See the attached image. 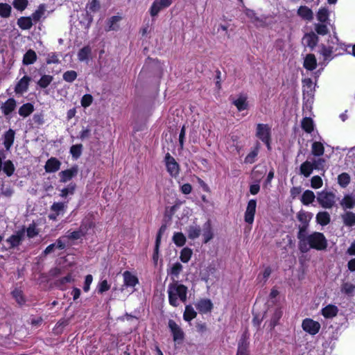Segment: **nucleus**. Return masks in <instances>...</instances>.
Here are the masks:
<instances>
[{
  "label": "nucleus",
  "instance_id": "38",
  "mask_svg": "<svg viewBox=\"0 0 355 355\" xmlns=\"http://www.w3.org/2000/svg\"><path fill=\"white\" fill-rule=\"evenodd\" d=\"M197 315V313L191 305H187L183 315L184 320L189 322Z\"/></svg>",
  "mask_w": 355,
  "mask_h": 355
},
{
  "label": "nucleus",
  "instance_id": "20",
  "mask_svg": "<svg viewBox=\"0 0 355 355\" xmlns=\"http://www.w3.org/2000/svg\"><path fill=\"white\" fill-rule=\"evenodd\" d=\"M246 16L251 20V21L257 26H263L265 25V21L257 17L255 12L250 9H246L245 10Z\"/></svg>",
  "mask_w": 355,
  "mask_h": 355
},
{
  "label": "nucleus",
  "instance_id": "59",
  "mask_svg": "<svg viewBox=\"0 0 355 355\" xmlns=\"http://www.w3.org/2000/svg\"><path fill=\"white\" fill-rule=\"evenodd\" d=\"M83 20L80 21V23L83 24L85 28H88L93 21V17L87 10L83 15Z\"/></svg>",
  "mask_w": 355,
  "mask_h": 355
},
{
  "label": "nucleus",
  "instance_id": "15",
  "mask_svg": "<svg viewBox=\"0 0 355 355\" xmlns=\"http://www.w3.org/2000/svg\"><path fill=\"white\" fill-rule=\"evenodd\" d=\"M61 166V162L55 157H51L49 159L44 166V169L46 173H55L58 171Z\"/></svg>",
  "mask_w": 355,
  "mask_h": 355
},
{
  "label": "nucleus",
  "instance_id": "17",
  "mask_svg": "<svg viewBox=\"0 0 355 355\" xmlns=\"http://www.w3.org/2000/svg\"><path fill=\"white\" fill-rule=\"evenodd\" d=\"M16 106V101L10 98L1 105V110L5 116H8L15 110Z\"/></svg>",
  "mask_w": 355,
  "mask_h": 355
},
{
  "label": "nucleus",
  "instance_id": "40",
  "mask_svg": "<svg viewBox=\"0 0 355 355\" xmlns=\"http://www.w3.org/2000/svg\"><path fill=\"white\" fill-rule=\"evenodd\" d=\"M302 128L307 133H311L313 130V121L310 117H305L302 121Z\"/></svg>",
  "mask_w": 355,
  "mask_h": 355
},
{
  "label": "nucleus",
  "instance_id": "47",
  "mask_svg": "<svg viewBox=\"0 0 355 355\" xmlns=\"http://www.w3.org/2000/svg\"><path fill=\"white\" fill-rule=\"evenodd\" d=\"M82 152L83 145L80 144L73 145L70 148V153L74 159H78L80 157Z\"/></svg>",
  "mask_w": 355,
  "mask_h": 355
},
{
  "label": "nucleus",
  "instance_id": "41",
  "mask_svg": "<svg viewBox=\"0 0 355 355\" xmlns=\"http://www.w3.org/2000/svg\"><path fill=\"white\" fill-rule=\"evenodd\" d=\"M351 177L347 173H342L338 176V183L342 188H345L350 183Z\"/></svg>",
  "mask_w": 355,
  "mask_h": 355
},
{
  "label": "nucleus",
  "instance_id": "32",
  "mask_svg": "<svg viewBox=\"0 0 355 355\" xmlns=\"http://www.w3.org/2000/svg\"><path fill=\"white\" fill-rule=\"evenodd\" d=\"M338 309L335 305L329 304L322 310V313L324 318H331L336 316L338 313Z\"/></svg>",
  "mask_w": 355,
  "mask_h": 355
},
{
  "label": "nucleus",
  "instance_id": "53",
  "mask_svg": "<svg viewBox=\"0 0 355 355\" xmlns=\"http://www.w3.org/2000/svg\"><path fill=\"white\" fill-rule=\"evenodd\" d=\"M233 103L239 111L245 110L248 106L246 98L243 96H240L238 99L234 101Z\"/></svg>",
  "mask_w": 355,
  "mask_h": 355
},
{
  "label": "nucleus",
  "instance_id": "3",
  "mask_svg": "<svg viewBox=\"0 0 355 355\" xmlns=\"http://www.w3.org/2000/svg\"><path fill=\"white\" fill-rule=\"evenodd\" d=\"M316 199L319 205L324 209H331L336 203V195L325 190L318 192Z\"/></svg>",
  "mask_w": 355,
  "mask_h": 355
},
{
  "label": "nucleus",
  "instance_id": "33",
  "mask_svg": "<svg viewBox=\"0 0 355 355\" xmlns=\"http://www.w3.org/2000/svg\"><path fill=\"white\" fill-rule=\"evenodd\" d=\"M168 6H163L162 2L159 0H155L150 8V15L151 17H155L157 16L158 13L164 8H166Z\"/></svg>",
  "mask_w": 355,
  "mask_h": 355
},
{
  "label": "nucleus",
  "instance_id": "50",
  "mask_svg": "<svg viewBox=\"0 0 355 355\" xmlns=\"http://www.w3.org/2000/svg\"><path fill=\"white\" fill-rule=\"evenodd\" d=\"M329 10L327 8H322L319 9L317 13V19L322 23H325L329 19Z\"/></svg>",
  "mask_w": 355,
  "mask_h": 355
},
{
  "label": "nucleus",
  "instance_id": "43",
  "mask_svg": "<svg viewBox=\"0 0 355 355\" xmlns=\"http://www.w3.org/2000/svg\"><path fill=\"white\" fill-rule=\"evenodd\" d=\"M314 30L316 35H325L329 32V30L324 23H316L314 24Z\"/></svg>",
  "mask_w": 355,
  "mask_h": 355
},
{
  "label": "nucleus",
  "instance_id": "1",
  "mask_svg": "<svg viewBox=\"0 0 355 355\" xmlns=\"http://www.w3.org/2000/svg\"><path fill=\"white\" fill-rule=\"evenodd\" d=\"M187 291L188 288L186 286L173 279V282L171 283L168 286L169 304L174 307H177L179 306L178 299L183 303H185Z\"/></svg>",
  "mask_w": 355,
  "mask_h": 355
},
{
  "label": "nucleus",
  "instance_id": "45",
  "mask_svg": "<svg viewBox=\"0 0 355 355\" xmlns=\"http://www.w3.org/2000/svg\"><path fill=\"white\" fill-rule=\"evenodd\" d=\"M193 254V251L191 248L186 247L184 248L180 252V259L183 263H187Z\"/></svg>",
  "mask_w": 355,
  "mask_h": 355
},
{
  "label": "nucleus",
  "instance_id": "8",
  "mask_svg": "<svg viewBox=\"0 0 355 355\" xmlns=\"http://www.w3.org/2000/svg\"><path fill=\"white\" fill-rule=\"evenodd\" d=\"M78 171L79 168L78 165H73L69 169L60 171L58 174L60 182L66 183L70 181L78 175Z\"/></svg>",
  "mask_w": 355,
  "mask_h": 355
},
{
  "label": "nucleus",
  "instance_id": "4",
  "mask_svg": "<svg viewBox=\"0 0 355 355\" xmlns=\"http://www.w3.org/2000/svg\"><path fill=\"white\" fill-rule=\"evenodd\" d=\"M168 328L172 334L173 341L178 344L182 343L184 339V333L181 327L173 320H169Z\"/></svg>",
  "mask_w": 355,
  "mask_h": 355
},
{
  "label": "nucleus",
  "instance_id": "61",
  "mask_svg": "<svg viewBox=\"0 0 355 355\" xmlns=\"http://www.w3.org/2000/svg\"><path fill=\"white\" fill-rule=\"evenodd\" d=\"M77 73L75 71H67L63 74V79L68 83H72L77 78Z\"/></svg>",
  "mask_w": 355,
  "mask_h": 355
},
{
  "label": "nucleus",
  "instance_id": "58",
  "mask_svg": "<svg viewBox=\"0 0 355 355\" xmlns=\"http://www.w3.org/2000/svg\"><path fill=\"white\" fill-rule=\"evenodd\" d=\"M12 295L19 304L21 305L25 303V300L21 290L15 289L12 292Z\"/></svg>",
  "mask_w": 355,
  "mask_h": 355
},
{
  "label": "nucleus",
  "instance_id": "26",
  "mask_svg": "<svg viewBox=\"0 0 355 355\" xmlns=\"http://www.w3.org/2000/svg\"><path fill=\"white\" fill-rule=\"evenodd\" d=\"M317 66L316 58L313 54H307L304 61V67L307 70L312 71Z\"/></svg>",
  "mask_w": 355,
  "mask_h": 355
},
{
  "label": "nucleus",
  "instance_id": "6",
  "mask_svg": "<svg viewBox=\"0 0 355 355\" xmlns=\"http://www.w3.org/2000/svg\"><path fill=\"white\" fill-rule=\"evenodd\" d=\"M302 327L309 334L315 335L320 329V324L311 318H306L302 321Z\"/></svg>",
  "mask_w": 355,
  "mask_h": 355
},
{
  "label": "nucleus",
  "instance_id": "9",
  "mask_svg": "<svg viewBox=\"0 0 355 355\" xmlns=\"http://www.w3.org/2000/svg\"><path fill=\"white\" fill-rule=\"evenodd\" d=\"M256 136L261 141H267L271 137V128L268 124L258 123L257 125Z\"/></svg>",
  "mask_w": 355,
  "mask_h": 355
},
{
  "label": "nucleus",
  "instance_id": "42",
  "mask_svg": "<svg viewBox=\"0 0 355 355\" xmlns=\"http://www.w3.org/2000/svg\"><path fill=\"white\" fill-rule=\"evenodd\" d=\"M92 53V49L89 46H85L78 53V58L80 61L87 60Z\"/></svg>",
  "mask_w": 355,
  "mask_h": 355
},
{
  "label": "nucleus",
  "instance_id": "56",
  "mask_svg": "<svg viewBox=\"0 0 355 355\" xmlns=\"http://www.w3.org/2000/svg\"><path fill=\"white\" fill-rule=\"evenodd\" d=\"M28 4V0H13L12 5L15 8L19 11L24 10Z\"/></svg>",
  "mask_w": 355,
  "mask_h": 355
},
{
  "label": "nucleus",
  "instance_id": "51",
  "mask_svg": "<svg viewBox=\"0 0 355 355\" xmlns=\"http://www.w3.org/2000/svg\"><path fill=\"white\" fill-rule=\"evenodd\" d=\"M53 78L50 75H43L37 82L38 85L42 88L47 87L52 82Z\"/></svg>",
  "mask_w": 355,
  "mask_h": 355
},
{
  "label": "nucleus",
  "instance_id": "60",
  "mask_svg": "<svg viewBox=\"0 0 355 355\" xmlns=\"http://www.w3.org/2000/svg\"><path fill=\"white\" fill-rule=\"evenodd\" d=\"M121 19L120 16H112L107 20V31H114L116 29L115 24Z\"/></svg>",
  "mask_w": 355,
  "mask_h": 355
},
{
  "label": "nucleus",
  "instance_id": "14",
  "mask_svg": "<svg viewBox=\"0 0 355 355\" xmlns=\"http://www.w3.org/2000/svg\"><path fill=\"white\" fill-rule=\"evenodd\" d=\"M340 205L343 210L352 209L355 207V195L346 194L340 201Z\"/></svg>",
  "mask_w": 355,
  "mask_h": 355
},
{
  "label": "nucleus",
  "instance_id": "16",
  "mask_svg": "<svg viewBox=\"0 0 355 355\" xmlns=\"http://www.w3.org/2000/svg\"><path fill=\"white\" fill-rule=\"evenodd\" d=\"M196 309L200 313H207L213 309V304L209 299H202L196 304Z\"/></svg>",
  "mask_w": 355,
  "mask_h": 355
},
{
  "label": "nucleus",
  "instance_id": "24",
  "mask_svg": "<svg viewBox=\"0 0 355 355\" xmlns=\"http://www.w3.org/2000/svg\"><path fill=\"white\" fill-rule=\"evenodd\" d=\"M124 284L123 286H135L138 284V278L129 271H125L123 274Z\"/></svg>",
  "mask_w": 355,
  "mask_h": 355
},
{
  "label": "nucleus",
  "instance_id": "29",
  "mask_svg": "<svg viewBox=\"0 0 355 355\" xmlns=\"http://www.w3.org/2000/svg\"><path fill=\"white\" fill-rule=\"evenodd\" d=\"M315 198L316 197L313 191L311 190H306L302 193L300 200L304 205H309L314 202Z\"/></svg>",
  "mask_w": 355,
  "mask_h": 355
},
{
  "label": "nucleus",
  "instance_id": "37",
  "mask_svg": "<svg viewBox=\"0 0 355 355\" xmlns=\"http://www.w3.org/2000/svg\"><path fill=\"white\" fill-rule=\"evenodd\" d=\"M86 227H83L82 224L78 230L72 232L67 235V237L71 240H77L84 236L86 234Z\"/></svg>",
  "mask_w": 355,
  "mask_h": 355
},
{
  "label": "nucleus",
  "instance_id": "54",
  "mask_svg": "<svg viewBox=\"0 0 355 355\" xmlns=\"http://www.w3.org/2000/svg\"><path fill=\"white\" fill-rule=\"evenodd\" d=\"M355 291V285L349 282H345L342 284L341 292L347 295H352Z\"/></svg>",
  "mask_w": 355,
  "mask_h": 355
},
{
  "label": "nucleus",
  "instance_id": "10",
  "mask_svg": "<svg viewBox=\"0 0 355 355\" xmlns=\"http://www.w3.org/2000/svg\"><path fill=\"white\" fill-rule=\"evenodd\" d=\"M257 201L256 200H250L247 205L245 212V221L247 223L252 224L254 221V217L256 212Z\"/></svg>",
  "mask_w": 355,
  "mask_h": 355
},
{
  "label": "nucleus",
  "instance_id": "55",
  "mask_svg": "<svg viewBox=\"0 0 355 355\" xmlns=\"http://www.w3.org/2000/svg\"><path fill=\"white\" fill-rule=\"evenodd\" d=\"M3 171L6 174L10 177L11 176L15 171V166L12 162L10 160H7L3 164Z\"/></svg>",
  "mask_w": 355,
  "mask_h": 355
},
{
  "label": "nucleus",
  "instance_id": "63",
  "mask_svg": "<svg viewBox=\"0 0 355 355\" xmlns=\"http://www.w3.org/2000/svg\"><path fill=\"white\" fill-rule=\"evenodd\" d=\"M313 164V166L315 170H324L325 159L324 158H318L315 159L311 162Z\"/></svg>",
  "mask_w": 355,
  "mask_h": 355
},
{
  "label": "nucleus",
  "instance_id": "44",
  "mask_svg": "<svg viewBox=\"0 0 355 355\" xmlns=\"http://www.w3.org/2000/svg\"><path fill=\"white\" fill-rule=\"evenodd\" d=\"M182 265L180 263L177 262L174 263L169 270H168V274L174 277H178L182 272Z\"/></svg>",
  "mask_w": 355,
  "mask_h": 355
},
{
  "label": "nucleus",
  "instance_id": "34",
  "mask_svg": "<svg viewBox=\"0 0 355 355\" xmlns=\"http://www.w3.org/2000/svg\"><path fill=\"white\" fill-rule=\"evenodd\" d=\"M32 20L31 17H21L17 19V25L23 30H28L33 26Z\"/></svg>",
  "mask_w": 355,
  "mask_h": 355
},
{
  "label": "nucleus",
  "instance_id": "7",
  "mask_svg": "<svg viewBox=\"0 0 355 355\" xmlns=\"http://www.w3.org/2000/svg\"><path fill=\"white\" fill-rule=\"evenodd\" d=\"M309 227V225H299L298 227V232L297 237L299 240V250L303 252H307V248L305 244L306 239H307V229Z\"/></svg>",
  "mask_w": 355,
  "mask_h": 355
},
{
  "label": "nucleus",
  "instance_id": "21",
  "mask_svg": "<svg viewBox=\"0 0 355 355\" xmlns=\"http://www.w3.org/2000/svg\"><path fill=\"white\" fill-rule=\"evenodd\" d=\"M202 236L204 238V243H207L212 239L214 234L212 232L211 225L210 220H207L202 227Z\"/></svg>",
  "mask_w": 355,
  "mask_h": 355
},
{
  "label": "nucleus",
  "instance_id": "11",
  "mask_svg": "<svg viewBox=\"0 0 355 355\" xmlns=\"http://www.w3.org/2000/svg\"><path fill=\"white\" fill-rule=\"evenodd\" d=\"M25 229L17 231L15 234H12L7 239L6 241L10 244V248L17 247L20 245L21 242L24 239Z\"/></svg>",
  "mask_w": 355,
  "mask_h": 355
},
{
  "label": "nucleus",
  "instance_id": "49",
  "mask_svg": "<svg viewBox=\"0 0 355 355\" xmlns=\"http://www.w3.org/2000/svg\"><path fill=\"white\" fill-rule=\"evenodd\" d=\"M76 188V184L75 183H70L66 188L61 190L60 196L62 198H67L69 195H73Z\"/></svg>",
  "mask_w": 355,
  "mask_h": 355
},
{
  "label": "nucleus",
  "instance_id": "48",
  "mask_svg": "<svg viewBox=\"0 0 355 355\" xmlns=\"http://www.w3.org/2000/svg\"><path fill=\"white\" fill-rule=\"evenodd\" d=\"M12 8L6 3H0V16L3 18H8L10 16Z\"/></svg>",
  "mask_w": 355,
  "mask_h": 355
},
{
  "label": "nucleus",
  "instance_id": "25",
  "mask_svg": "<svg viewBox=\"0 0 355 355\" xmlns=\"http://www.w3.org/2000/svg\"><path fill=\"white\" fill-rule=\"evenodd\" d=\"M314 168L311 162L308 160L303 162L300 167V174L308 178L311 175Z\"/></svg>",
  "mask_w": 355,
  "mask_h": 355
},
{
  "label": "nucleus",
  "instance_id": "23",
  "mask_svg": "<svg viewBox=\"0 0 355 355\" xmlns=\"http://www.w3.org/2000/svg\"><path fill=\"white\" fill-rule=\"evenodd\" d=\"M340 217L345 226L353 227L355 225V214L354 212L347 211Z\"/></svg>",
  "mask_w": 355,
  "mask_h": 355
},
{
  "label": "nucleus",
  "instance_id": "28",
  "mask_svg": "<svg viewBox=\"0 0 355 355\" xmlns=\"http://www.w3.org/2000/svg\"><path fill=\"white\" fill-rule=\"evenodd\" d=\"M37 58L36 53L33 50L29 49L24 55L22 60L23 64L29 65L33 64L37 60Z\"/></svg>",
  "mask_w": 355,
  "mask_h": 355
},
{
  "label": "nucleus",
  "instance_id": "46",
  "mask_svg": "<svg viewBox=\"0 0 355 355\" xmlns=\"http://www.w3.org/2000/svg\"><path fill=\"white\" fill-rule=\"evenodd\" d=\"M173 241L177 246L182 247L186 243V237L182 232H175L173 236Z\"/></svg>",
  "mask_w": 355,
  "mask_h": 355
},
{
  "label": "nucleus",
  "instance_id": "2",
  "mask_svg": "<svg viewBox=\"0 0 355 355\" xmlns=\"http://www.w3.org/2000/svg\"><path fill=\"white\" fill-rule=\"evenodd\" d=\"M305 244L307 248V252L311 248L320 251L326 250L328 246V242L324 235L318 232H314L309 234Z\"/></svg>",
  "mask_w": 355,
  "mask_h": 355
},
{
  "label": "nucleus",
  "instance_id": "27",
  "mask_svg": "<svg viewBox=\"0 0 355 355\" xmlns=\"http://www.w3.org/2000/svg\"><path fill=\"white\" fill-rule=\"evenodd\" d=\"M297 14L304 19L308 21H311L313 18V13L312 10L305 6H302L298 8Z\"/></svg>",
  "mask_w": 355,
  "mask_h": 355
},
{
  "label": "nucleus",
  "instance_id": "13",
  "mask_svg": "<svg viewBox=\"0 0 355 355\" xmlns=\"http://www.w3.org/2000/svg\"><path fill=\"white\" fill-rule=\"evenodd\" d=\"M248 337L247 336V333L245 332L238 344V349L236 355H249L248 353V347H249V343L248 341Z\"/></svg>",
  "mask_w": 355,
  "mask_h": 355
},
{
  "label": "nucleus",
  "instance_id": "12",
  "mask_svg": "<svg viewBox=\"0 0 355 355\" xmlns=\"http://www.w3.org/2000/svg\"><path fill=\"white\" fill-rule=\"evenodd\" d=\"M319 41V37L315 32L306 33L302 38V44L313 50Z\"/></svg>",
  "mask_w": 355,
  "mask_h": 355
},
{
  "label": "nucleus",
  "instance_id": "31",
  "mask_svg": "<svg viewBox=\"0 0 355 355\" xmlns=\"http://www.w3.org/2000/svg\"><path fill=\"white\" fill-rule=\"evenodd\" d=\"M313 214L310 212L300 210L297 214V218L302 225H309V222L311 220Z\"/></svg>",
  "mask_w": 355,
  "mask_h": 355
},
{
  "label": "nucleus",
  "instance_id": "19",
  "mask_svg": "<svg viewBox=\"0 0 355 355\" xmlns=\"http://www.w3.org/2000/svg\"><path fill=\"white\" fill-rule=\"evenodd\" d=\"M31 78L28 76H24L16 85L15 92L17 94H22L28 90Z\"/></svg>",
  "mask_w": 355,
  "mask_h": 355
},
{
  "label": "nucleus",
  "instance_id": "64",
  "mask_svg": "<svg viewBox=\"0 0 355 355\" xmlns=\"http://www.w3.org/2000/svg\"><path fill=\"white\" fill-rule=\"evenodd\" d=\"M311 186L313 189H319L322 186V180L318 175L312 177L311 180Z\"/></svg>",
  "mask_w": 355,
  "mask_h": 355
},
{
  "label": "nucleus",
  "instance_id": "36",
  "mask_svg": "<svg viewBox=\"0 0 355 355\" xmlns=\"http://www.w3.org/2000/svg\"><path fill=\"white\" fill-rule=\"evenodd\" d=\"M34 111V106L30 103L21 105L19 109V114L23 117L29 116Z\"/></svg>",
  "mask_w": 355,
  "mask_h": 355
},
{
  "label": "nucleus",
  "instance_id": "30",
  "mask_svg": "<svg viewBox=\"0 0 355 355\" xmlns=\"http://www.w3.org/2000/svg\"><path fill=\"white\" fill-rule=\"evenodd\" d=\"M316 221L320 225H328L331 221V217L327 211H320L316 215Z\"/></svg>",
  "mask_w": 355,
  "mask_h": 355
},
{
  "label": "nucleus",
  "instance_id": "52",
  "mask_svg": "<svg viewBox=\"0 0 355 355\" xmlns=\"http://www.w3.org/2000/svg\"><path fill=\"white\" fill-rule=\"evenodd\" d=\"M282 316V311L281 309H275L271 320L270 326L271 328H274L278 323L279 320Z\"/></svg>",
  "mask_w": 355,
  "mask_h": 355
},
{
  "label": "nucleus",
  "instance_id": "18",
  "mask_svg": "<svg viewBox=\"0 0 355 355\" xmlns=\"http://www.w3.org/2000/svg\"><path fill=\"white\" fill-rule=\"evenodd\" d=\"M202 229L200 225L195 223L189 225L187 228L189 239L194 240L198 238L201 234Z\"/></svg>",
  "mask_w": 355,
  "mask_h": 355
},
{
  "label": "nucleus",
  "instance_id": "5",
  "mask_svg": "<svg viewBox=\"0 0 355 355\" xmlns=\"http://www.w3.org/2000/svg\"><path fill=\"white\" fill-rule=\"evenodd\" d=\"M167 171L172 177H176L179 174L180 166L175 159L167 153L164 158Z\"/></svg>",
  "mask_w": 355,
  "mask_h": 355
},
{
  "label": "nucleus",
  "instance_id": "22",
  "mask_svg": "<svg viewBox=\"0 0 355 355\" xmlns=\"http://www.w3.org/2000/svg\"><path fill=\"white\" fill-rule=\"evenodd\" d=\"M15 132L12 129L6 131L3 136V145L7 150H9L13 144Z\"/></svg>",
  "mask_w": 355,
  "mask_h": 355
},
{
  "label": "nucleus",
  "instance_id": "57",
  "mask_svg": "<svg viewBox=\"0 0 355 355\" xmlns=\"http://www.w3.org/2000/svg\"><path fill=\"white\" fill-rule=\"evenodd\" d=\"M87 9L89 11L96 12L101 8V4L99 0H92L89 3L87 4Z\"/></svg>",
  "mask_w": 355,
  "mask_h": 355
},
{
  "label": "nucleus",
  "instance_id": "35",
  "mask_svg": "<svg viewBox=\"0 0 355 355\" xmlns=\"http://www.w3.org/2000/svg\"><path fill=\"white\" fill-rule=\"evenodd\" d=\"M324 153L323 144L320 141H314L311 146V154L316 157L322 156Z\"/></svg>",
  "mask_w": 355,
  "mask_h": 355
},
{
  "label": "nucleus",
  "instance_id": "62",
  "mask_svg": "<svg viewBox=\"0 0 355 355\" xmlns=\"http://www.w3.org/2000/svg\"><path fill=\"white\" fill-rule=\"evenodd\" d=\"M259 152V145L251 151L245 158V163L252 164L254 162V158L257 156Z\"/></svg>",
  "mask_w": 355,
  "mask_h": 355
},
{
  "label": "nucleus",
  "instance_id": "39",
  "mask_svg": "<svg viewBox=\"0 0 355 355\" xmlns=\"http://www.w3.org/2000/svg\"><path fill=\"white\" fill-rule=\"evenodd\" d=\"M45 11V4H40L37 9L32 14L31 17L35 22H37L42 17H44Z\"/></svg>",
  "mask_w": 355,
  "mask_h": 355
}]
</instances>
